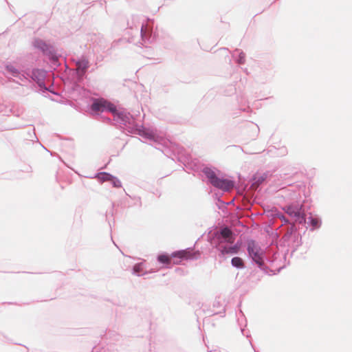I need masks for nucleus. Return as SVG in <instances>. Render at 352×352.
<instances>
[{"label": "nucleus", "instance_id": "1", "mask_svg": "<svg viewBox=\"0 0 352 352\" xmlns=\"http://www.w3.org/2000/svg\"><path fill=\"white\" fill-rule=\"evenodd\" d=\"M204 173L214 187L223 190H230L234 187V182L228 179L218 177L215 173L210 168H205Z\"/></svg>", "mask_w": 352, "mask_h": 352}, {"label": "nucleus", "instance_id": "2", "mask_svg": "<svg viewBox=\"0 0 352 352\" xmlns=\"http://www.w3.org/2000/svg\"><path fill=\"white\" fill-rule=\"evenodd\" d=\"M91 109L94 111L101 112L108 111L112 113L113 115L119 116L116 106L110 102L102 98L96 100L91 105Z\"/></svg>", "mask_w": 352, "mask_h": 352}, {"label": "nucleus", "instance_id": "3", "mask_svg": "<svg viewBox=\"0 0 352 352\" xmlns=\"http://www.w3.org/2000/svg\"><path fill=\"white\" fill-rule=\"evenodd\" d=\"M285 212L293 217L296 222L300 223L305 221V215L302 210V206L290 205L284 208Z\"/></svg>", "mask_w": 352, "mask_h": 352}, {"label": "nucleus", "instance_id": "4", "mask_svg": "<svg viewBox=\"0 0 352 352\" xmlns=\"http://www.w3.org/2000/svg\"><path fill=\"white\" fill-rule=\"evenodd\" d=\"M248 252L257 264L259 265L263 264L261 248L254 241H250L248 243Z\"/></svg>", "mask_w": 352, "mask_h": 352}, {"label": "nucleus", "instance_id": "5", "mask_svg": "<svg viewBox=\"0 0 352 352\" xmlns=\"http://www.w3.org/2000/svg\"><path fill=\"white\" fill-rule=\"evenodd\" d=\"M177 258H179L192 259L198 258L199 256V252H194L192 250L187 249L177 252Z\"/></svg>", "mask_w": 352, "mask_h": 352}, {"label": "nucleus", "instance_id": "6", "mask_svg": "<svg viewBox=\"0 0 352 352\" xmlns=\"http://www.w3.org/2000/svg\"><path fill=\"white\" fill-rule=\"evenodd\" d=\"M221 235L226 241L230 243H232L234 241V238L232 235V232L228 228H224L221 231Z\"/></svg>", "mask_w": 352, "mask_h": 352}, {"label": "nucleus", "instance_id": "7", "mask_svg": "<svg viewBox=\"0 0 352 352\" xmlns=\"http://www.w3.org/2000/svg\"><path fill=\"white\" fill-rule=\"evenodd\" d=\"M240 246L237 244L232 247H223L221 250L222 254H236L239 252Z\"/></svg>", "mask_w": 352, "mask_h": 352}, {"label": "nucleus", "instance_id": "8", "mask_svg": "<svg viewBox=\"0 0 352 352\" xmlns=\"http://www.w3.org/2000/svg\"><path fill=\"white\" fill-rule=\"evenodd\" d=\"M96 178L100 182H110L112 179V175L107 173H100L96 175Z\"/></svg>", "mask_w": 352, "mask_h": 352}, {"label": "nucleus", "instance_id": "9", "mask_svg": "<svg viewBox=\"0 0 352 352\" xmlns=\"http://www.w3.org/2000/svg\"><path fill=\"white\" fill-rule=\"evenodd\" d=\"M231 263L232 265L236 267L242 268L244 267L243 261L240 257H234Z\"/></svg>", "mask_w": 352, "mask_h": 352}, {"label": "nucleus", "instance_id": "10", "mask_svg": "<svg viewBox=\"0 0 352 352\" xmlns=\"http://www.w3.org/2000/svg\"><path fill=\"white\" fill-rule=\"evenodd\" d=\"M159 262L164 265H168L170 263V258L166 254H161L157 258Z\"/></svg>", "mask_w": 352, "mask_h": 352}, {"label": "nucleus", "instance_id": "11", "mask_svg": "<svg viewBox=\"0 0 352 352\" xmlns=\"http://www.w3.org/2000/svg\"><path fill=\"white\" fill-rule=\"evenodd\" d=\"M143 271V265L142 263H138L133 267V272L137 275H140V273Z\"/></svg>", "mask_w": 352, "mask_h": 352}, {"label": "nucleus", "instance_id": "12", "mask_svg": "<svg viewBox=\"0 0 352 352\" xmlns=\"http://www.w3.org/2000/svg\"><path fill=\"white\" fill-rule=\"evenodd\" d=\"M110 182L112 183L113 187L115 188H120L122 186L121 182L119 179L115 178L112 176V179L110 180Z\"/></svg>", "mask_w": 352, "mask_h": 352}, {"label": "nucleus", "instance_id": "13", "mask_svg": "<svg viewBox=\"0 0 352 352\" xmlns=\"http://www.w3.org/2000/svg\"><path fill=\"white\" fill-rule=\"evenodd\" d=\"M311 224L314 228H318L320 225V222L318 219L311 217Z\"/></svg>", "mask_w": 352, "mask_h": 352}, {"label": "nucleus", "instance_id": "14", "mask_svg": "<svg viewBox=\"0 0 352 352\" xmlns=\"http://www.w3.org/2000/svg\"><path fill=\"white\" fill-rule=\"evenodd\" d=\"M243 58H244L243 56L240 57V60H239L240 63H243L244 62Z\"/></svg>", "mask_w": 352, "mask_h": 352}, {"label": "nucleus", "instance_id": "15", "mask_svg": "<svg viewBox=\"0 0 352 352\" xmlns=\"http://www.w3.org/2000/svg\"><path fill=\"white\" fill-rule=\"evenodd\" d=\"M87 67V63H84L83 68H86Z\"/></svg>", "mask_w": 352, "mask_h": 352}, {"label": "nucleus", "instance_id": "16", "mask_svg": "<svg viewBox=\"0 0 352 352\" xmlns=\"http://www.w3.org/2000/svg\"><path fill=\"white\" fill-rule=\"evenodd\" d=\"M283 221H285V219L284 217H282Z\"/></svg>", "mask_w": 352, "mask_h": 352}]
</instances>
